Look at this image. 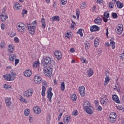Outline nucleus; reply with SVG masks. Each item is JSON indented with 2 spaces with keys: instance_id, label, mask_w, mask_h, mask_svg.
<instances>
[{
  "instance_id": "nucleus-64",
  "label": "nucleus",
  "mask_w": 124,
  "mask_h": 124,
  "mask_svg": "<svg viewBox=\"0 0 124 124\" xmlns=\"http://www.w3.org/2000/svg\"><path fill=\"white\" fill-rule=\"evenodd\" d=\"M15 35H16V34L15 33H14V32H13V33H11L10 34V36L11 37H14V36H15Z\"/></svg>"
},
{
  "instance_id": "nucleus-10",
  "label": "nucleus",
  "mask_w": 124,
  "mask_h": 124,
  "mask_svg": "<svg viewBox=\"0 0 124 124\" xmlns=\"http://www.w3.org/2000/svg\"><path fill=\"white\" fill-rule=\"evenodd\" d=\"M33 110L34 111V113L36 115H39L41 113V108L38 106L34 107L33 108Z\"/></svg>"
},
{
  "instance_id": "nucleus-38",
  "label": "nucleus",
  "mask_w": 124,
  "mask_h": 124,
  "mask_svg": "<svg viewBox=\"0 0 124 124\" xmlns=\"http://www.w3.org/2000/svg\"><path fill=\"white\" fill-rule=\"evenodd\" d=\"M15 55L11 54L10 55L9 57V61L11 62H14V58H15Z\"/></svg>"
},
{
  "instance_id": "nucleus-33",
  "label": "nucleus",
  "mask_w": 124,
  "mask_h": 124,
  "mask_svg": "<svg viewBox=\"0 0 124 124\" xmlns=\"http://www.w3.org/2000/svg\"><path fill=\"white\" fill-rule=\"evenodd\" d=\"M86 7L87 4L86 3V2H84L80 4V8H81V9H84V8H86Z\"/></svg>"
},
{
  "instance_id": "nucleus-48",
  "label": "nucleus",
  "mask_w": 124,
  "mask_h": 124,
  "mask_svg": "<svg viewBox=\"0 0 124 124\" xmlns=\"http://www.w3.org/2000/svg\"><path fill=\"white\" fill-rule=\"evenodd\" d=\"M28 14V11H27L26 9H23L22 10V17H24L25 16V14Z\"/></svg>"
},
{
  "instance_id": "nucleus-41",
  "label": "nucleus",
  "mask_w": 124,
  "mask_h": 124,
  "mask_svg": "<svg viewBox=\"0 0 124 124\" xmlns=\"http://www.w3.org/2000/svg\"><path fill=\"white\" fill-rule=\"evenodd\" d=\"M77 33H78V34H79L80 35V36H83V32H82V29H80L78 30V31L77 32Z\"/></svg>"
},
{
  "instance_id": "nucleus-45",
  "label": "nucleus",
  "mask_w": 124,
  "mask_h": 124,
  "mask_svg": "<svg viewBox=\"0 0 124 124\" xmlns=\"http://www.w3.org/2000/svg\"><path fill=\"white\" fill-rule=\"evenodd\" d=\"M90 102H89V101H86L83 104L84 108H85V106H90Z\"/></svg>"
},
{
  "instance_id": "nucleus-5",
  "label": "nucleus",
  "mask_w": 124,
  "mask_h": 124,
  "mask_svg": "<svg viewBox=\"0 0 124 124\" xmlns=\"http://www.w3.org/2000/svg\"><path fill=\"white\" fill-rule=\"evenodd\" d=\"M27 27L28 28L29 33H31V34H34V32H35V25L31 26V24H28Z\"/></svg>"
},
{
  "instance_id": "nucleus-8",
  "label": "nucleus",
  "mask_w": 124,
  "mask_h": 124,
  "mask_svg": "<svg viewBox=\"0 0 124 124\" xmlns=\"http://www.w3.org/2000/svg\"><path fill=\"white\" fill-rule=\"evenodd\" d=\"M52 96L53 93H52V88L50 87L47 90V98H48L49 102H52Z\"/></svg>"
},
{
  "instance_id": "nucleus-23",
  "label": "nucleus",
  "mask_w": 124,
  "mask_h": 124,
  "mask_svg": "<svg viewBox=\"0 0 124 124\" xmlns=\"http://www.w3.org/2000/svg\"><path fill=\"white\" fill-rule=\"evenodd\" d=\"M87 74L89 76V77H91V76H93V71L92 69L90 68L87 70Z\"/></svg>"
},
{
  "instance_id": "nucleus-19",
  "label": "nucleus",
  "mask_w": 124,
  "mask_h": 124,
  "mask_svg": "<svg viewBox=\"0 0 124 124\" xmlns=\"http://www.w3.org/2000/svg\"><path fill=\"white\" fill-rule=\"evenodd\" d=\"M70 121V116L66 115L63 119V122L64 124H67Z\"/></svg>"
},
{
  "instance_id": "nucleus-3",
  "label": "nucleus",
  "mask_w": 124,
  "mask_h": 124,
  "mask_svg": "<svg viewBox=\"0 0 124 124\" xmlns=\"http://www.w3.org/2000/svg\"><path fill=\"white\" fill-rule=\"evenodd\" d=\"M44 72L47 77H51L52 76V72H53V69L50 67L44 70Z\"/></svg>"
},
{
  "instance_id": "nucleus-61",
  "label": "nucleus",
  "mask_w": 124,
  "mask_h": 124,
  "mask_svg": "<svg viewBox=\"0 0 124 124\" xmlns=\"http://www.w3.org/2000/svg\"><path fill=\"white\" fill-rule=\"evenodd\" d=\"M20 62V60L19 59L15 60V65H17V64Z\"/></svg>"
},
{
  "instance_id": "nucleus-29",
  "label": "nucleus",
  "mask_w": 124,
  "mask_h": 124,
  "mask_svg": "<svg viewBox=\"0 0 124 124\" xmlns=\"http://www.w3.org/2000/svg\"><path fill=\"white\" fill-rule=\"evenodd\" d=\"M94 45L95 47H97L99 45V39L96 38L94 40Z\"/></svg>"
},
{
  "instance_id": "nucleus-7",
  "label": "nucleus",
  "mask_w": 124,
  "mask_h": 124,
  "mask_svg": "<svg viewBox=\"0 0 124 124\" xmlns=\"http://www.w3.org/2000/svg\"><path fill=\"white\" fill-rule=\"evenodd\" d=\"M106 95L102 96V98L100 99V102L101 103L102 105H107L108 102V98L106 97Z\"/></svg>"
},
{
  "instance_id": "nucleus-11",
  "label": "nucleus",
  "mask_w": 124,
  "mask_h": 124,
  "mask_svg": "<svg viewBox=\"0 0 124 124\" xmlns=\"http://www.w3.org/2000/svg\"><path fill=\"white\" fill-rule=\"evenodd\" d=\"M54 55L55 58H56V59H57L58 60H61V58L62 57V52L59 51H55L54 52Z\"/></svg>"
},
{
  "instance_id": "nucleus-62",
  "label": "nucleus",
  "mask_w": 124,
  "mask_h": 124,
  "mask_svg": "<svg viewBox=\"0 0 124 124\" xmlns=\"http://www.w3.org/2000/svg\"><path fill=\"white\" fill-rule=\"evenodd\" d=\"M36 20L33 21L31 23V26H35V27H36Z\"/></svg>"
},
{
  "instance_id": "nucleus-47",
  "label": "nucleus",
  "mask_w": 124,
  "mask_h": 124,
  "mask_svg": "<svg viewBox=\"0 0 124 124\" xmlns=\"http://www.w3.org/2000/svg\"><path fill=\"white\" fill-rule=\"evenodd\" d=\"M46 121H47V124H50V121H51V116L50 115H48L46 118Z\"/></svg>"
},
{
  "instance_id": "nucleus-52",
  "label": "nucleus",
  "mask_w": 124,
  "mask_h": 124,
  "mask_svg": "<svg viewBox=\"0 0 124 124\" xmlns=\"http://www.w3.org/2000/svg\"><path fill=\"white\" fill-rule=\"evenodd\" d=\"M112 17L114 19L118 18V15L116 13H112Z\"/></svg>"
},
{
  "instance_id": "nucleus-16",
  "label": "nucleus",
  "mask_w": 124,
  "mask_h": 124,
  "mask_svg": "<svg viewBox=\"0 0 124 124\" xmlns=\"http://www.w3.org/2000/svg\"><path fill=\"white\" fill-rule=\"evenodd\" d=\"M79 92L81 96H85V87L81 86L79 87Z\"/></svg>"
},
{
  "instance_id": "nucleus-36",
  "label": "nucleus",
  "mask_w": 124,
  "mask_h": 124,
  "mask_svg": "<svg viewBox=\"0 0 124 124\" xmlns=\"http://www.w3.org/2000/svg\"><path fill=\"white\" fill-rule=\"evenodd\" d=\"M80 60L82 63H88V62H89V61L86 60V59L84 58L83 57H81L80 58Z\"/></svg>"
},
{
  "instance_id": "nucleus-27",
  "label": "nucleus",
  "mask_w": 124,
  "mask_h": 124,
  "mask_svg": "<svg viewBox=\"0 0 124 124\" xmlns=\"http://www.w3.org/2000/svg\"><path fill=\"white\" fill-rule=\"evenodd\" d=\"M10 75H11V77L12 78V81H13L16 77V73L13 72V71H11Z\"/></svg>"
},
{
  "instance_id": "nucleus-13",
  "label": "nucleus",
  "mask_w": 124,
  "mask_h": 124,
  "mask_svg": "<svg viewBox=\"0 0 124 124\" xmlns=\"http://www.w3.org/2000/svg\"><path fill=\"white\" fill-rule=\"evenodd\" d=\"M34 80L35 83H37L38 84H40L41 83V77H39L38 75L35 76L34 77Z\"/></svg>"
},
{
  "instance_id": "nucleus-31",
  "label": "nucleus",
  "mask_w": 124,
  "mask_h": 124,
  "mask_svg": "<svg viewBox=\"0 0 124 124\" xmlns=\"http://www.w3.org/2000/svg\"><path fill=\"white\" fill-rule=\"evenodd\" d=\"M65 89V85L64 84V83L63 82H62L61 84V91L63 92V91H64Z\"/></svg>"
},
{
  "instance_id": "nucleus-34",
  "label": "nucleus",
  "mask_w": 124,
  "mask_h": 124,
  "mask_svg": "<svg viewBox=\"0 0 124 124\" xmlns=\"http://www.w3.org/2000/svg\"><path fill=\"white\" fill-rule=\"evenodd\" d=\"M19 100L20 101V102H22L23 103H27V100H26V99L24 98V97L21 96L20 97Z\"/></svg>"
},
{
  "instance_id": "nucleus-59",
  "label": "nucleus",
  "mask_w": 124,
  "mask_h": 124,
  "mask_svg": "<svg viewBox=\"0 0 124 124\" xmlns=\"http://www.w3.org/2000/svg\"><path fill=\"white\" fill-rule=\"evenodd\" d=\"M14 41L16 43H19V38L18 37H16L14 38Z\"/></svg>"
},
{
  "instance_id": "nucleus-56",
  "label": "nucleus",
  "mask_w": 124,
  "mask_h": 124,
  "mask_svg": "<svg viewBox=\"0 0 124 124\" xmlns=\"http://www.w3.org/2000/svg\"><path fill=\"white\" fill-rule=\"evenodd\" d=\"M73 115H74V116H77V115H78V111H77V110H74L73 112Z\"/></svg>"
},
{
  "instance_id": "nucleus-46",
  "label": "nucleus",
  "mask_w": 124,
  "mask_h": 124,
  "mask_svg": "<svg viewBox=\"0 0 124 124\" xmlns=\"http://www.w3.org/2000/svg\"><path fill=\"white\" fill-rule=\"evenodd\" d=\"M116 107L118 110H123L124 109V107L122 105H118Z\"/></svg>"
},
{
  "instance_id": "nucleus-14",
  "label": "nucleus",
  "mask_w": 124,
  "mask_h": 124,
  "mask_svg": "<svg viewBox=\"0 0 124 124\" xmlns=\"http://www.w3.org/2000/svg\"><path fill=\"white\" fill-rule=\"evenodd\" d=\"M10 100H11V98H6L5 99L6 106L8 107V108H9V107L11 106V104H12V103Z\"/></svg>"
},
{
  "instance_id": "nucleus-63",
  "label": "nucleus",
  "mask_w": 124,
  "mask_h": 124,
  "mask_svg": "<svg viewBox=\"0 0 124 124\" xmlns=\"http://www.w3.org/2000/svg\"><path fill=\"white\" fill-rule=\"evenodd\" d=\"M121 59H122V60H124V53L123 52V53H122L120 56Z\"/></svg>"
},
{
  "instance_id": "nucleus-49",
  "label": "nucleus",
  "mask_w": 124,
  "mask_h": 124,
  "mask_svg": "<svg viewBox=\"0 0 124 124\" xmlns=\"http://www.w3.org/2000/svg\"><path fill=\"white\" fill-rule=\"evenodd\" d=\"M108 6L109 8H114V3L112 2H109Z\"/></svg>"
},
{
  "instance_id": "nucleus-39",
  "label": "nucleus",
  "mask_w": 124,
  "mask_h": 124,
  "mask_svg": "<svg viewBox=\"0 0 124 124\" xmlns=\"http://www.w3.org/2000/svg\"><path fill=\"white\" fill-rule=\"evenodd\" d=\"M109 117H113L115 119H117V114L115 112H111L109 115Z\"/></svg>"
},
{
  "instance_id": "nucleus-28",
  "label": "nucleus",
  "mask_w": 124,
  "mask_h": 124,
  "mask_svg": "<svg viewBox=\"0 0 124 124\" xmlns=\"http://www.w3.org/2000/svg\"><path fill=\"white\" fill-rule=\"evenodd\" d=\"M108 120L110 123H115L116 121H117V118H115L114 117L109 116L108 118Z\"/></svg>"
},
{
  "instance_id": "nucleus-18",
  "label": "nucleus",
  "mask_w": 124,
  "mask_h": 124,
  "mask_svg": "<svg viewBox=\"0 0 124 124\" xmlns=\"http://www.w3.org/2000/svg\"><path fill=\"white\" fill-rule=\"evenodd\" d=\"M31 74V70L30 69H27L24 72V75L26 76V77H30Z\"/></svg>"
},
{
  "instance_id": "nucleus-2",
  "label": "nucleus",
  "mask_w": 124,
  "mask_h": 124,
  "mask_svg": "<svg viewBox=\"0 0 124 124\" xmlns=\"http://www.w3.org/2000/svg\"><path fill=\"white\" fill-rule=\"evenodd\" d=\"M32 93H33V90H32V89H29L23 93L24 97L27 98L30 97V96H31L32 95Z\"/></svg>"
},
{
  "instance_id": "nucleus-54",
  "label": "nucleus",
  "mask_w": 124,
  "mask_h": 124,
  "mask_svg": "<svg viewBox=\"0 0 124 124\" xmlns=\"http://www.w3.org/2000/svg\"><path fill=\"white\" fill-rule=\"evenodd\" d=\"M66 0H61V3L62 4V5H64L65 4H66Z\"/></svg>"
},
{
  "instance_id": "nucleus-1",
  "label": "nucleus",
  "mask_w": 124,
  "mask_h": 124,
  "mask_svg": "<svg viewBox=\"0 0 124 124\" xmlns=\"http://www.w3.org/2000/svg\"><path fill=\"white\" fill-rule=\"evenodd\" d=\"M17 30L19 31H20V32H24V31H26V28H27V26H26V25H25L24 23H17Z\"/></svg>"
},
{
  "instance_id": "nucleus-30",
  "label": "nucleus",
  "mask_w": 124,
  "mask_h": 124,
  "mask_svg": "<svg viewBox=\"0 0 124 124\" xmlns=\"http://www.w3.org/2000/svg\"><path fill=\"white\" fill-rule=\"evenodd\" d=\"M3 88L5 90H12V88H11V86L8 85L6 84L4 85Z\"/></svg>"
},
{
  "instance_id": "nucleus-35",
  "label": "nucleus",
  "mask_w": 124,
  "mask_h": 124,
  "mask_svg": "<svg viewBox=\"0 0 124 124\" xmlns=\"http://www.w3.org/2000/svg\"><path fill=\"white\" fill-rule=\"evenodd\" d=\"M110 46H111L112 49H115V48H116V43L114 41L110 42Z\"/></svg>"
},
{
  "instance_id": "nucleus-40",
  "label": "nucleus",
  "mask_w": 124,
  "mask_h": 124,
  "mask_svg": "<svg viewBox=\"0 0 124 124\" xmlns=\"http://www.w3.org/2000/svg\"><path fill=\"white\" fill-rule=\"evenodd\" d=\"M30 109H26L24 110V114L25 116H29L30 115Z\"/></svg>"
},
{
  "instance_id": "nucleus-50",
  "label": "nucleus",
  "mask_w": 124,
  "mask_h": 124,
  "mask_svg": "<svg viewBox=\"0 0 124 124\" xmlns=\"http://www.w3.org/2000/svg\"><path fill=\"white\" fill-rule=\"evenodd\" d=\"M71 29H73V30H74V27H75V26H76V23H75V22L74 21H73V20H72V22L71 23Z\"/></svg>"
},
{
  "instance_id": "nucleus-21",
  "label": "nucleus",
  "mask_w": 124,
  "mask_h": 124,
  "mask_svg": "<svg viewBox=\"0 0 124 124\" xmlns=\"http://www.w3.org/2000/svg\"><path fill=\"white\" fill-rule=\"evenodd\" d=\"M112 99H113L114 101H115L116 103H120V100L117 95H112Z\"/></svg>"
},
{
  "instance_id": "nucleus-17",
  "label": "nucleus",
  "mask_w": 124,
  "mask_h": 124,
  "mask_svg": "<svg viewBox=\"0 0 124 124\" xmlns=\"http://www.w3.org/2000/svg\"><path fill=\"white\" fill-rule=\"evenodd\" d=\"M7 18H8V16L6 15V14H3L0 16V19L1 20V22H5Z\"/></svg>"
},
{
  "instance_id": "nucleus-25",
  "label": "nucleus",
  "mask_w": 124,
  "mask_h": 124,
  "mask_svg": "<svg viewBox=\"0 0 124 124\" xmlns=\"http://www.w3.org/2000/svg\"><path fill=\"white\" fill-rule=\"evenodd\" d=\"M106 77L105 78V85H108V83L110 82V77L106 74H105Z\"/></svg>"
},
{
  "instance_id": "nucleus-57",
  "label": "nucleus",
  "mask_w": 124,
  "mask_h": 124,
  "mask_svg": "<svg viewBox=\"0 0 124 124\" xmlns=\"http://www.w3.org/2000/svg\"><path fill=\"white\" fill-rule=\"evenodd\" d=\"M103 20L105 23H107V22H108V18L105 16L103 17Z\"/></svg>"
},
{
  "instance_id": "nucleus-20",
  "label": "nucleus",
  "mask_w": 124,
  "mask_h": 124,
  "mask_svg": "<svg viewBox=\"0 0 124 124\" xmlns=\"http://www.w3.org/2000/svg\"><path fill=\"white\" fill-rule=\"evenodd\" d=\"M4 78L6 81H12V78H11V75L7 74L4 76Z\"/></svg>"
},
{
  "instance_id": "nucleus-53",
  "label": "nucleus",
  "mask_w": 124,
  "mask_h": 124,
  "mask_svg": "<svg viewBox=\"0 0 124 124\" xmlns=\"http://www.w3.org/2000/svg\"><path fill=\"white\" fill-rule=\"evenodd\" d=\"M79 12H80V11L78 9H77V11H76V16H77L78 19H79V16L80 15Z\"/></svg>"
},
{
  "instance_id": "nucleus-6",
  "label": "nucleus",
  "mask_w": 124,
  "mask_h": 124,
  "mask_svg": "<svg viewBox=\"0 0 124 124\" xmlns=\"http://www.w3.org/2000/svg\"><path fill=\"white\" fill-rule=\"evenodd\" d=\"M124 28H123V25L119 24L115 29V31L118 34H121L123 32V30Z\"/></svg>"
},
{
  "instance_id": "nucleus-58",
  "label": "nucleus",
  "mask_w": 124,
  "mask_h": 124,
  "mask_svg": "<svg viewBox=\"0 0 124 124\" xmlns=\"http://www.w3.org/2000/svg\"><path fill=\"white\" fill-rule=\"evenodd\" d=\"M94 23L95 24H96L97 25H100V24H101V22H100V21L96 20V19H95L94 20Z\"/></svg>"
},
{
  "instance_id": "nucleus-22",
  "label": "nucleus",
  "mask_w": 124,
  "mask_h": 124,
  "mask_svg": "<svg viewBox=\"0 0 124 124\" xmlns=\"http://www.w3.org/2000/svg\"><path fill=\"white\" fill-rule=\"evenodd\" d=\"M14 8L16 10H19L21 8V5L19 3L16 2L14 6Z\"/></svg>"
},
{
  "instance_id": "nucleus-9",
  "label": "nucleus",
  "mask_w": 124,
  "mask_h": 124,
  "mask_svg": "<svg viewBox=\"0 0 124 124\" xmlns=\"http://www.w3.org/2000/svg\"><path fill=\"white\" fill-rule=\"evenodd\" d=\"M84 110L89 115H92L93 109L91 108V106H84Z\"/></svg>"
},
{
  "instance_id": "nucleus-55",
  "label": "nucleus",
  "mask_w": 124,
  "mask_h": 124,
  "mask_svg": "<svg viewBox=\"0 0 124 124\" xmlns=\"http://www.w3.org/2000/svg\"><path fill=\"white\" fill-rule=\"evenodd\" d=\"M4 46H5V43L2 42L0 43V46L1 47V48H4Z\"/></svg>"
},
{
  "instance_id": "nucleus-51",
  "label": "nucleus",
  "mask_w": 124,
  "mask_h": 124,
  "mask_svg": "<svg viewBox=\"0 0 124 124\" xmlns=\"http://www.w3.org/2000/svg\"><path fill=\"white\" fill-rule=\"evenodd\" d=\"M38 64H39V62H35L33 63V67H36Z\"/></svg>"
},
{
  "instance_id": "nucleus-60",
  "label": "nucleus",
  "mask_w": 124,
  "mask_h": 124,
  "mask_svg": "<svg viewBox=\"0 0 124 124\" xmlns=\"http://www.w3.org/2000/svg\"><path fill=\"white\" fill-rule=\"evenodd\" d=\"M94 103L95 105V106H98L99 104V102H98V100H95L94 102Z\"/></svg>"
},
{
  "instance_id": "nucleus-42",
  "label": "nucleus",
  "mask_w": 124,
  "mask_h": 124,
  "mask_svg": "<svg viewBox=\"0 0 124 124\" xmlns=\"http://www.w3.org/2000/svg\"><path fill=\"white\" fill-rule=\"evenodd\" d=\"M71 99H72L73 101H76V99H77V96H76V94H73Z\"/></svg>"
},
{
  "instance_id": "nucleus-37",
  "label": "nucleus",
  "mask_w": 124,
  "mask_h": 124,
  "mask_svg": "<svg viewBox=\"0 0 124 124\" xmlns=\"http://www.w3.org/2000/svg\"><path fill=\"white\" fill-rule=\"evenodd\" d=\"M8 49L9 50V51H10V52H11V53H12V52L14 51V47H13V46L9 45L8 46Z\"/></svg>"
},
{
  "instance_id": "nucleus-44",
  "label": "nucleus",
  "mask_w": 124,
  "mask_h": 124,
  "mask_svg": "<svg viewBox=\"0 0 124 124\" xmlns=\"http://www.w3.org/2000/svg\"><path fill=\"white\" fill-rule=\"evenodd\" d=\"M104 17H106V18H109L110 14H109V13L108 12H106L104 14Z\"/></svg>"
},
{
  "instance_id": "nucleus-15",
  "label": "nucleus",
  "mask_w": 124,
  "mask_h": 124,
  "mask_svg": "<svg viewBox=\"0 0 124 124\" xmlns=\"http://www.w3.org/2000/svg\"><path fill=\"white\" fill-rule=\"evenodd\" d=\"M44 86L42 87V96H45V92H46V87H47L48 85L46 83V81L44 82Z\"/></svg>"
},
{
  "instance_id": "nucleus-43",
  "label": "nucleus",
  "mask_w": 124,
  "mask_h": 124,
  "mask_svg": "<svg viewBox=\"0 0 124 124\" xmlns=\"http://www.w3.org/2000/svg\"><path fill=\"white\" fill-rule=\"evenodd\" d=\"M90 46H91V45H90V43H85V48L86 50H88V49L90 48Z\"/></svg>"
},
{
  "instance_id": "nucleus-12",
  "label": "nucleus",
  "mask_w": 124,
  "mask_h": 124,
  "mask_svg": "<svg viewBox=\"0 0 124 124\" xmlns=\"http://www.w3.org/2000/svg\"><path fill=\"white\" fill-rule=\"evenodd\" d=\"M99 30H100V28L96 25H93L90 28V31L92 32H93V31H98Z\"/></svg>"
},
{
  "instance_id": "nucleus-32",
  "label": "nucleus",
  "mask_w": 124,
  "mask_h": 124,
  "mask_svg": "<svg viewBox=\"0 0 124 124\" xmlns=\"http://www.w3.org/2000/svg\"><path fill=\"white\" fill-rule=\"evenodd\" d=\"M41 23L42 25V27L44 29H45L46 28V24L45 23V19L44 18H43L41 20Z\"/></svg>"
},
{
  "instance_id": "nucleus-24",
  "label": "nucleus",
  "mask_w": 124,
  "mask_h": 124,
  "mask_svg": "<svg viewBox=\"0 0 124 124\" xmlns=\"http://www.w3.org/2000/svg\"><path fill=\"white\" fill-rule=\"evenodd\" d=\"M116 5L118 7V8H123L124 7V4L122 2H121L120 1H116Z\"/></svg>"
},
{
  "instance_id": "nucleus-26",
  "label": "nucleus",
  "mask_w": 124,
  "mask_h": 124,
  "mask_svg": "<svg viewBox=\"0 0 124 124\" xmlns=\"http://www.w3.org/2000/svg\"><path fill=\"white\" fill-rule=\"evenodd\" d=\"M51 19L52 20V22H54V21H58L59 22L60 20V16H53L51 18Z\"/></svg>"
},
{
  "instance_id": "nucleus-4",
  "label": "nucleus",
  "mask_w": 124,
  "mask_h": 124,
  "mask_svg": "<svg viewBox=\"0 0 124 124\" xmlns=\"http://www.w3.org/2000/svg\"><path fill=\"white\" fill-rule=\"evenodd\" d=\"M51 63H52V60L50 57H46L43 62V64H44L45 66H47V65L49 66Z\"/></svg>"
}]
</instances>
